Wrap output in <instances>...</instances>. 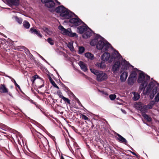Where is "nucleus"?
<instances>
[{
	"label": "nucleus",
	"mask_w": 159,
	"mask_h": 159,
	"mask_svg": "<svg viewBox=\"0 0 159 159\" xmlns=\"http://www.w3.org/2000/svg\"><path fill=\"white\" fill-rule=\"evenodd\" d=\"M95 65L98 68L102 69H105L106 67L105 63L103 61H101V62H97L95 64Z\"/></svg>",
	"instance_id": "f3484780"
},
{
	"label": "nucleus",
	"mask_w": 159,
	"mask_h": 159,
	"mask_svg": "<svg viewBox=\"0 0 159 159\" xmlns=\"http://www.w3.org/2000/svg\"><path fill=\"white\" fill-rule=\"evenodd\" d=\"M23 25L24 28L26 29H29L30 27V24L27 21L25 20L23 23Z\"/></svg>",
	"instance_id": "c756f323"
},
{
	"label": "nucleus",
	"mask_w": 159,
	"mask_h": 159,
	"mask_svg": "<svg viewBox=\"0 0 159 159\" xmlns=\"http://www.w3.org/2000/svg\"><path fill=\"white\" fill-rule=\"evenodd\" d=\"M68 47L71 51H74V48L72 42H70L68 44Z\"/></svg>",
	"instance_id": "473e14b6"
},
{
	"label": "nucleus",
	"mask_w": 159,
	"mask_h": 159,
	"mask_svg": "<svg viewBox=\"0 0 159 159\" xmlns=\"http://www.w3.org/2000/svg\"><path fill=\"white\" fill-rule=\"evenodd\" d=\"M150 76L145 75L143 72L141 71L139 73L138 79V82L139 83H144V81H146L149 80Z\"/></svg>",
	"instance_id": "39448f33"
},
{
	"label": "nucleus",
	"mask_w": 159,
	"mask_h": 159,
	"mask_svg": "<svg viewBox=\"0 0 159 159\" xmlns=\"http://www.w3.org/2000/svg\"><path fill=\"white\" fill-rule=\"evenodd\" d=\"M84 55L88 59L90 60H93L94 58L93 54L90 52H86L85 54Z\"/></svg>",
	"instance_id": "b1692460"
},
{
	"label": "nucleus",
	"mask_w": 159,
	"mask_h": 159,
	"mask_svg": "<svg viewBox=\"0 0 159 159\" xmlns=\"http://www.w3.org/2000/svg\"><path fill=\"white\" fill-rule=\"evenodd\" d=\"M104 95H107V94L106 92H105L104 91H102L101 92Z\"/></svg>",
	"instance_id": "864d4df0"
},
{
	"label": "nucleus",
	"mask_w": 159,
	"mask_h": 159,
	"mask_svg": "<svg viewBox=\"0 0 159 159\" xmlns=\"http://www.w3.org/2000/svg\"><path fill=\"white\" fill-rule=\"evenodd\" d=\"M116 97V96L115 94H111L109 96V98L111 100H114Z\"/></svg>",
	"instance_id": "a18cd8bd"
},
{
	"label": "nucleus",
	"mask_w": 159,
	"mask_h": 159,
	"mask_svg": "<svg viewBox=\"0 0 159 159\" xmlns=\"http://www.w3.org/2000/svg\"><path fill=\"white\" fill-rule=\"evenodd\" d=\"M155 102H158L159 101V93H157L154 98Z\"/></svg>",
	"instance_id": "c03bdc74"
},
{
	"label": "nucleus",
	"mask_w": 159,
	"mask_h": 159,
	"mask_svg": "<svg viewBox=\"0 0 159 159\" xmlns=\"http://www.w3.org/2000/svg\"><path fill=\"white\" fill-rule=\"evenodd\" d=\"M96 76V80L99 82L105 80L108 78L107 74L102 71H99Z\"/></svg>",
	"instance_id": "423d86ee"
},
{
	"label": "nucleus",
	"mask_w": 159,
	"mask_h": 159,
	"mask_svg": "<svg viewBox=\"0 0 159 159\" xmlns=\"http://www.w3.org/2000/svg\"><path fill=\"white\" fill-rule=\"evenodd\" d=\"M8 77L10 79H11V81L14 83L15 86H17L18 88L20 89V86L17 84V83H16L15 80L13 78L9 76H8Z\"/></svg>",
	"instance_id": "4c0bfd02"
},
{
	"label": "nucleus",
	"mask_w": 159,
	"mask_h": 159,
	"mask_svg": "<svg viewBox=\"0 0 159 159\" xmlns=\"http://www.w3.org/2000/svg\"><path fill=\"white\" fill-rule=\"evenodd\" d=\"M48 79L50 82L54 87L57 88V89H59V88L58 87V86H57V85L56 84L55 82L52 80V79L51 77H49Z\"/></svg>",
	"instance_id": "bb28decb"
},
{
	"label": "nucleus",
	"mask_w": 159,
	"mask_h": 159,
	"mask_svg": "<svg viewBox=\"0 0 159 159\" xmlns=\"http://www.w3.org/2000/svg\"><path fill=\"white\" fill-rule=\"evenodd\" d=\"M33 77L34 78V79H35V80H36L37 78H38L39 76L37 75H35L33 76Z\"/></svg>",
	"instance_id": "8fccbe9b"
},
{
	"label": "nucleus",
	"mask_w": 159,
	"mask_h": 159,
	"mask_svg": "<svg viewBox=\"0 0 159 159\" xmlns=\"http://www.w3.org/2000/svg\"><path fill=\"white\" fill-rule=\"evenodd\" d=\"M0 111H3L0 109Z\"/></svg>",
	"instance_id": "680f3d73"
},
{
	"label": "nucleus",
	"mask_w": 159,
	"mask_h": 159,
	"mask_svg": "<svg viewBox=\"0 0 159 159\" xmlns=\"http://www.w3.org/2000/svg\"><path fill=\"white\" fill-rule=\"evenodd\" d=\"M57 13H60V16L64 19H69L75 15L70 11H56Z\"/></svg>",
	"instance_id": "20e7f679"
},
{
	"label": "nucleus",
	"mask_w": 159,
	"mask_h": 159,
	"mask_svg": "<svg viewBox=\"0 0 159 159\" xmlns=\"http://www.w3.org/2000/svg\"><path fill=\"white\" fill-rule=\"evenodd\" d=\"M19 0H11V2L15 5H17L19 3Z\"/></svg>",
	"instance_id": "49530a36"
},
{
	"label": "nucleus",
	"mask_w": 159,
	"mask_h": 159,
	"mask_svg": "<svg viewBox=\"0 0 159 159\" xmlns=\"http://www.w3.org/2000/svg\"><path fill=\"white\" fill-rule=\"evenodd\" d=\"M43 86H44V85H43H43H42L41 86H40V88H42V87H43Z\"/></svg>",
	"instance_id": "052dcab7"
},
{
	"label": "nucleus",
	"mask_w": 159,
	"mask_h": 159,
	"mask_svg": "<svg viewBox=\"0 0 159 159\" xmlns=\"http://www.w3.org/2000/svg\"><path fill=\"white\" fill-rule=\"evenodd\" d=\"M61 159H64V158L63 156H61Z\"/></svg>",
	"instance_id": "bf43d9fd"
},
{
	"label": "nucleus",
	"mask_w": 159,
	"mask_h": 159,
	"mask_svg": "<svg viewBox=\"0 0 159 159\" xmlns=\"http://www.w3.org/2000/svg\"><path fill=\"white\" fill-rule=\"evenodd\" d=\"M122 57L121 55L117 51L115 50L113 52L111 56V58L110 59L109 62H111L113 59H120Z\"/></svg>",
	"instance_id": "1a4fd4ad"
},
{
	"label": "nucleus",
	"mask_w": 159,
	"mask_h": 159,
	"mask_svg": "<svg viewBox=\"0 0 159 159\" xmlns=\"http://www.w3.org/2000/svg\"><path fill=\"white\" fill-rule=\"evenodd\" d=\"M86 32L83 35V37L84 38H87L90 37L92 34V30L88 27L87 30H86Z\"/></svg>",
	"instance_id": "a211bd4d"
},
{
	"label": "nucleus",
	"mask_w": 159,
	"mask_h": 159,
	"mask_svg": "<svg viewBox=\"0 0 159 159\" xmlns=\"http://www.w3.org/2000/svg\"><path fill=\"white\" fill-rule=\"evenodd\" d=\"M58 29L60 30L61 32L63 34L69 36L71 37H76V33H72L70 29H65L61 25L58 26Z\"/></svg>",
	"instance_id": "7ed1b4c3"
},
{
	"label": "nucleus",
	"mask_w": 159,
	"mask_h": 159,
	"mask_svg": "<svg viewBox=\"0 0 159 159\" xmlns=\"http://www.w3.org/2000/svg\"><path fill=\"white\" fill-rule=\"evenodd\" d=\"M48 42L51 45H52L54 44V41L51 38H48L47 39Z\"/></svg>",
	"instance_id": "c9c22d12"
},
{
	"label": "nucleus",
	"mask_w": 159,
	"mask_h": 159,
	"mask_svg": "<svg viewBox=\"0 0 159 159\" xmlns=\"http://www.w3.org/2000/svg\"><path fill=\"white\" fill-rule=\"evenodd\" d=\"M90 70L91 71L95 74L96 75H97L99 70H94V69H90Z\"/></svg>",
	"instance_id": "37998d69"
},
{
	"label": "nucleus",
	"mask_w": 159,
	"mask_h": 159,
	"mask_svg": "<svg viewBox=\"0 0 159 159\" xmlns=\"http://www.w3.org/2000/svg\"><path fill=\"white\" fill-rule=\"evenodd\" d=\"M143 116L145 119H146L148 121L150 122L152 121V118L149 117L148 115L143 114H142Z\"/></svg>",
	"instance_id": "7c9ffc66"
},
{
	"label": "nucleus",
	"mask_w": 159,
	"mask_h": 159,
	"mask_svg": "<svg viewBox=\"0 0 159 159\" xmlns=\"http://www.w3.org/2000/svg\"><path fill=\"white\" fill-rule=\"evenodd\" d=\"M121 111L124 113L125 114L126 113V112L125 111L122 109H121Z\"/></svg>",
	"instance_id": "5fc2aeb1"
},
{
	"label": "nucleus",
	"mask_w": 159,
	"mask_h": 159,
	"mask_svg": "<svg viewBox=\"0 0 159 159\" xmlns=\"http://www.w3.org/2000/svg\"><path fill=\"white\" fill-rule=\"evenodd\" d=\"M69 22L73 23L75 26H78L80 25L83 22L79 18H72L69 20Z\"/></svg>",
	"instance_id": "9d476101"
},
{
	"label": "nucleus",
	"mask_w": 159,
	"mask_h": 159,
	"mask_svg": "<svg viewBox=\"0 0 159 159\" xmlns=\"http://www.w3.org/2000/svg\"><path fill=\"white\" fill-rule=\"evenodd\" d=\"M111 57L110 54L109 53L105 52L102 56L101 59L104 61H108L109 62V61Z\"/></svg>",
	"instance_id": "9b49d317"
},
{
	"label": "nucleus",
	"mask_w": 159,
	"mask_h": 159,
	"mask_svg": "<svg viewBox=\"0 0 159 159\" xmlns=\"http://www.w3.org/2000/svg\"><path fill=\"white\" fill-rule=\"evenodd\" d=\"M30 31L32 33H34L37 34L39 37L40 38L42 37V35L40 34V32L36 29L32 28L30 29Z\"/></svg>",
	"instance_id": "5701e85b"
},
{
	"label": "nucleus",
	"mask_w": 159,
	"mask_h": 159,
	"mask_svg": "<svg viewBox=\"0 0 159 159\" xmlns=\"http://www.w3.org/2000/svg\"><path fill=\"white\" fill-rule=\"evenodd\" d=\"M136 76L137 74L134 71H133L132 72L129 77H132V78L135 79Z\"/></svg>",
	"instance_id": "58836bf2"
},
{
	"label": "nucleus",
	"mask_w": 159,
	"mask_h": 159,
	"mask_svg": "<svg viewBox=\"0 0 159 159\" xmlns=\"http://www.w3.org/2000/svg\"><path fill=\"white\" fill-rule=\"evenodd\" d=\"M42 3H44L45 6L48 7H54L55 5L54 1H55L58 4H60V2H58L57 0H41Z\"/></svg>",
	"instance_id": "6e6552de"
},
{
	"label": "nucleus",
	"mask_w": 159,
	"mask_h": 159,
	"mask_svg": "<svg viewBox=\"0 0 159 159\" xmlns=\"http://www.w3.org/2000/svg\"><path fill=\"white\" fill-rule=\"evenodd\" d=\"M128 76V73L126 72H124L122 73L120 76V80L121 82H125Z\"/></svg>",
	"instance_id": "aec40b11"
},
{
	"label": "nucleus",
	"mask_w": 159,
	"mask_h": 159,
	"mask_svg": "<svg viewBox=\"0 0 159 159\" xmlns=\"http://www.w3.org/2000/svg\"><path fill=\"white\" fill-rule=\"evenodd\" d=\"M33 77L34 78V79H35V80H36L37 78H38L39 76L37 75H35L33 76Z\"/></svg>",
	"instance_id": "3c124183"
},
{
	"label": "nucleus",
	"mask_w": 159,
	"mask_h": 159,
	"mask_svg": "<svg viewBox=\"0 0 159 159\" xmlns=\"http://www.w3.org/2000/svg\"><path fill=\"white\" fill-rule=\"evenodd\" d=\"M62 99L65 102H67L69 104H70V101L68 98L64 97H62Z\"/></svg>",
	"instance_id": "ea45409f"
},
{
	"label": "nucleus",
	"mask_w": 159,
	"mask_h": 159,
	"mask_svg": "<svg viewBox=\"0 0 159 159\" xmlns=\"http://www.w3.org/2000/svg\"><path fill=\"white\" fill-rule=\"evenodd\" d=\"M33 77L34 78V79H35V80H36L37 78H38L39 76L37 75H35L33 76Z\"/></svg>",
	"instance_id": "09e8293b"
},
{
	"label": "nucleus",
	"mask_w": 159,
	"mask_h": 159,
	"mask_svg": "<svg viewBox=\"0 0 159 159\" xmlns=\"http://www.w3.org/2000/svg\"><path fill=\"white\" fill-rule=\"evenodd\" d=\"M135 79L129 77L128 79V83L129 85H132Z\"/></svg>",
	"instance_id": "c85d7f7f"
},
{
	"label": "nucleus",
	"mask_w": 159,
	"mask_h": 159,
	"mask_svg": "<svg viewBox=\"0 0 159 159\" xmlns=\"http://www.w3.org/2000/svg\"><path fill=\"white\" fill-rule=\"evenodd\" d=\"M79 64L82 70L84 72L87 71L88 70L87 66L83 62L81 61H80L79 63Z\"/></svg>",
	"instance_id": "6ab92c4d"
},
{
	"label": "nucleus",
	"mask_w": 159,
	"mask_h": 159,
	"mask_svg": "<svg viewBox=\"0 0 159 159\" xmlns=\"http://www.w3.org/2000/svg\"><path fill=\"white\" fill-rule=\"evenodd\" d=\"M155 87L152 91V93L150 95V97L151 99H152L155 95L157 92L159 91L158 88H159V84L157 83L156 81L151 82L148 85L145 93L148 94L151 90L152 89Z\"/></svg>",
	"instance_id": "f257e3e1"
},
{
	"label": "nucleus",
	"mask_w": 159,
	"mask_h": 159,
	"mask_svg": "<svg viewBox=\"0 0 159 159\" xmlns=\"http://www.w3.org/2000/svg\"><path fill=\"white\" fill-rule=\"evenodd\" d=\"M7 93L10 96H11V93H10V92L8 93V92Z\"/></svg>",
	"instance_id": "13d9d810"
},
{
	"label": "nucleus",
	"mask_w": 159,
	"mask_h": 159,
	"mask_svg": "<svg viewBox=\"0 0 159 159\" xmlns=\"http://www.w3.org/2000/svg\"><path fill=\"white\" fill-rule=\"evenodd\" d=\"M0 92L3 93H8V89L4 84H1L0 86Z\"/></svg>",
	"instance_id": "4be33fe9"
},
{
	"label": "nucleus",
	"mask_w": 159,
	"mask_h": 159,
	"mask_svg": "<svg viewBox=\"0 0 159 159\" xmlns=\"http://www.w3.org/2000/svg\"><path fill=\"white\" fill-rule=\"evenodd\" d=\"M132 93L134 95L133 98L134 101H137L139 98L140 96L138 93L133 92Z\"/></svg>",
	"instance_id": "a878e982"
},
{
	"label": "nucleus",
	"mask_w": 159,
	"mask_h": 159,
	"mask_svg": "<svg viewBox=\"0 0 159 159\" xmlns=\"http://www.w3.org/2000/svg\"><path fill=\"white\" fill-rule=\"evenodd\" d=\"M155 102L153 101H152L149 103L147 105L149 107L150 109H152L153 106L154 105Z\"/></svg>",
	"instance_id": "f704fd0d"
},
{
	"label": "nucleus",
	"mask_w": 159,
	"mask_h": 159,
	"mask_svg": "<svg viewBox=\"0 0 159 159\" xmlns=\"http://www.w3.org/2000/svg\"><path fill=\"white\" fill-rule=\"evenodd\" d=\"M111 46V44L107 42H104L102 40V38L101 39H100L97 43L96 47L98 49L104 52L107 50Z\"/></svg>",
	"instance_id": "f03ea898"
},
{
	"label": "nucleus",
	"mask_w": 159,
	"mask_h": 159,
	"mask_svg": "<svg viewBox=\"0 0 159 159\" xmlns=\"http://www.w3.org/2000/svg\"><path fill=\"white\" fill-rule=\"evenodd\" d=\"M131 152V153H132L133 155H136V154H135L134 152Z\"/></svg>",
	"instance_id": "4d7b16f0"
},
{
	"label": "nucleus",
	"mask_w": 159,
	"mask_h": 159,
	"mask_svg": "<svg viewBox=\"0 0 159 159\" xmlns=\"http://www.w3.org/2000/svg\"><path fill=\"white\" fill-rule=\"evenodd\" d=\"M66 8L62 5L58 6L57 7L55 10H65Z\"/></svg>",
	"instance_id": "a19ab883"
},
{
	"label": "nucleus",
	"mask_w": 159,
	"mask_h": 159,
	"mask_svg": "<svg viewBox=\"0 0 159 159\" xmlns=\"http://www.w3.org/2000/svg\"><path fill=\"white\" fill-rule=\"evenodd\" d=\"M42 143L46 150H48L49 149V147L48 140L46 139H43L42 142Z\"/></svg>",
	"instance_id": "412c9836"
},
{
	"label": "nucleus",
	"mask_w": 159,
	"mask_h": 159,
	"mask_svg": "<svg viewBox=\"0 0 159 159\" xmlns=\"http://www.w3.org/2000/svg\"><path fill=\"white\" fill-rule=\"evenodd\" d=\"M57 94L60 98L62 99V97H64V96L62 95V93L61 92H59Z\"/></svg>",
	"instance_id": "de8ad7c7"
},
{
	"label": "nucleus",
	"mask_w": 159,
	"mask_h": 159,
	"mask_svg": "<svg viewBox=\"0 0 159 159\" xmlns=\"http://www.w3.org/2000/svg\"><path fill=\"white\" fill-rule=\"evenodd\" d=\"M80 117L85 120H89L90 119L85 115L81 114Z\"/></svg>",
	"instance_id": "e433bc0d"
},
{
	"label": "nucleus",
	"mask_w": 159,
	"mask_h": 159,
	"mask_svg": "<svg viewBox=\"0 0 159 159\" xmlns=\"http://www.w3.org/2000/svg\"><path fill=\"white\" fill-rule=\"evenodd\" d=\"M26 50V51H28V52H29V51H28V49H27L26 50Z\"/></svg>",
	"instance_id": "e2e57ef3"
},
{
	"label": "nucleus",
	"mask_w": 159,
	"mask_h": 159,
	"mask_svg": "<svg viewBox=\"0 0 159 159\" xmlns=\"http://www.w3.org/2000/svg\"><path fill=\"white\" fill-rule=\"evenodd\" d=\"M88 27L86 25L85 26H81L77 28V31L79 33L81 34L85 32L87 30Z\"/></svg>",
	"instance_id": "f8f14e48"
},
{
	"label": "nucleus",
	"mask_w": 159,
	"mask_h": 159,
	"mask_svg": "<svg viewBox=\"0 0 159 159\" xmlns=\"http://www.w3.org/2000/svg\"><path fill=\"white\" fill-rule=\"evenodd\" d=\"M85 49L83 47H79L78 53L80 54H81L83 53Z\"/></svg>",
	"instance_id": "2f4dec72"
},
{
	"label": "nucleus",
	"mask_w": 159,
	"mask_h": 159,
	"mask_svg": "<svg viewBox=\"0 0 159 159\" xmlns=\"http://www.w3.org/2000/svg\"><path fill=\"white\" fill-rule=\"evenodd\" d=\"M16 137L18 140V143L21 144V143H23V138L21 134L19 132L16 131Z\"/></svg>",
	"instance_id": "dca6fc26"
},
{
	"label": "nucleus",
	"mask_w": 159,
	"mask_h": 159,
	"mask_svg": "<svg viewBox=\"0 0 159 159\" xmlns=\"http://www.w3.org/2000/svg\"><path fill=\"white\" fill-rule=\"evenodd\" d=\"M43 30L46 32L48 34H50V33H52L46 27H43Z\"/></svg>",
	"instance_id": "79ce46f5"
},
{
	"label": "nucleus",
	"mask_w": 159,
	"mask_h": 159,
	"mask_svg": "<svg viewBox=\"0 0 159 159\" xmlns=\"http://www.w3.org/2000/svg\"><path fill=\"white\" fill-rule=\"evenodd\" d=\"M121 64L123 66H124L126 69L128 67L130 66H132L125 59H124L121 62Z\"/></svg>",
	"instance_id": "393cba45"
},
{
	"label": "nucleus",
	"mask_w": 159,
	"mask_h": 159,
	"mask_svg": "<svg viewBox=\"0 0 159 159\" xmlns=\"http://www.w3.org/2000/svg\"><path fill=\"white\" fill-rule=\"evenodd\" d=\"M141 84L140 85L139 90L140 91H142L144 88L145 86H146L147 84V82L146 81H144V83H141Z\"/></svg>",
	"instance_id": "cd10ccee"
},
{
	"label": "nucleus",
	"mask_w": 159,
	"mask_h": 159,
	"mask_svg": "<svg viewBox=\"0 0 159 159\" xmlns=\"http://www.w3.org/2000/svg\"><path fill=\"white\" fill-rule=\"evenodd\" d=\"M31 81H32V82L33 83H34V81H35V79H34V78L32 76L31 78Z\"/></svg>",
	"instance_id": "603ef678"
},
{
	"label": "nucleus",
	"mask_w": 159,
	"mask_h": 159,
	"mask_svg": "<svg viewBox=\"0 0 159 159\" xmlns=\"http://www.w3.org/2000/svg\"><path fill=\"white\" fill-rule=\"evenodd\" d=\"M40 57L41 58L43 61H46V60L41 56H40Z\"/></svg>",
	"instance_id": "6e6d98bb"
},
{
	"label": "nucleus",
	"mask_w": 159,
	"mask_h": 159,
	"mask_svg": "<svg viewBox=\"0 0 159 159\" xmlns=\"http://www.w3.org/2000/svg\"><path fill=\"white\" fill-rule=\"evenodd\" d=\"M120 67V62L119 61H116L113 65L112 67V71L115 73L119 70Z\"/></svg>",
	"instance_id": "2eb2a0df"
},
{
	"label": "nucleus",
	"mask_w": 159,
	"mask_h": 159,
	"mask_svg": "<svg viewBox=\"0 0 159 159\" xmlns=\"http://www.w3.org/2000/svg\"><path fill=\"white\" fill-rule=\"evenodd\" d=\"M14 18L19 24H21L22 23V19L21 18H18L17 16H15Z\"/></svg>",
	"instance_id": "72a5a7b5"
},
{
	"label": "nucleus",
	"mask_w": 159,
	"mask_h": 159,
	"mask_svg": "<svg viewBox=\"0 0 159 159\" xmlns=\"http://www.w3.org/2000/svg\"><path fill=\"white\" fill-rule=\"evenodd\" d=\"M101 38L102 37L100 36L97 35L95 38L91 41L90 43V45L92 46L97 45V42L98 43L100 39H101Z\"/></svg>",
	"instance_id": "ddd939ff"
},
{
	"label": "nucleus",
	"mask_w": 159,
	"mask_h": 159,
	"mask_svg": "<svg viewBox=\"0 0 159 159\" xmlns=\"http://www.w3.org/2000/svg\"><path fill=\"white\" fill-rule=\"evenodd\" d=\"M135 106L136 108L143 113L146 112L148 110L150 109L147 105L143 106L140 102H138L135 104Z\"/></svg>",
	"instance_id": "0eeeda50"
},
{
	"label": "nucleus",
	"mask_w": 159,
	"mask_h": 159,
	"mask_svg": "<svg viewBox=\"0 0 159 159\" xmlns=\"http://www.w3.org/2000/svg\"><path fill=\"white\" fill-rule=\"evenodd\" d=\"M116 135L118 136L117 138V140L120 143H123L126 145L127 143V142L126 139L119 134L116 133Z\"/></svg>",
	"instance_id": "4468645a"
}]
</instances>
